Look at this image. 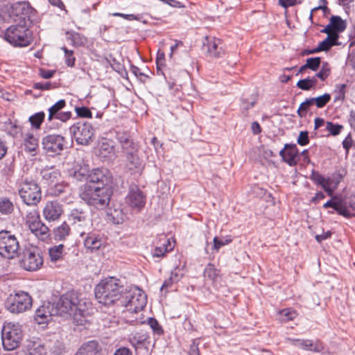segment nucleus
Returning <instances> with one entry per match:
<instances>
[{"mask_svg":"<svg viewBox=\"0 0 355 355\" xmlns=\"http://www.w3.org/2000/svg\"><path fill=\"white\" fill-rule=\"evenodd\" d=\"M12 12L17 16H24L23 19L26 16L28 15L32 12V7L30 3L27 1H20L14 3L12 6Z\"/></svg>","mask_w":355,"mask_h":355,"instance_id":"cd10ccee","label":"nucleus"},{"mask_svg":"<svg viewBox=\"0 0 355 355\" xmlns=\"http://www.w3.org/2000/svg\"><path fill=\"white\" fill-rule=\"evenodd\" d=\"M280 315H282L283 320L289 321L295 319L297 317V313L294 309H285L280 311Z\"/></svg>","mask_w":355,"mask_h":355,"instance_id":"3c124183","label":"nucleus"},{"mask_svg":"<svg viewBox=\"0 0 355 355\" xmlns=\"http://www.w3.org/2000/svg\"><path fill=\"white\" fill-rule=\"evenodd\" d=\"M353 145V139L351 137V135L349 134L345 139L343 141V146L344 149L346 150V153L347 154L349 153V150L350 148Z\"/></svg>","mask_w":355,"mask_h":355,"instance_id":"69168bd1","label":"nucleus"},{"mask_svg":"<svg viewBox=\"0 0 355 355\" xmlns=\"http://www.w3.org/2000/svg\"><path fill=\"white\" fill-rule=\"evenodd\" d=\"M71 40L73 44L76 46H83L87 42V38L83 35L78 33H71Z\"/></svg>","mask_w":355,"mask_h":355,"instance_id":"864d4df0","label":"nucleus"},{"mask_svg":"<svg viewBox=\"0 0 355 355\" xmlns=\"http://www.w3.org/2000/svg\"><path fill=\"white\" fill-rule=\"evenodd\" d=\"M168 245L171 246L170 241L167 239L165 242L162 245V246L156 247L152 252V255L153 257L161 258L165 256V254L169 251L172 250V248L170 249L168 248Z\"/></svg>","mask_w":355,"mask_h":355,"instance_id":"a19ab883","label":"nucleus"},{"mask_svg":"<svg viewBox=\"0 0 355 355\" xmlns=\"http://www.w3.org/2000/svg\"><path fill=\"white\" fill-rule=\"evenodd\" d=\"M65 187L60 184H55L53 187L51 189V193L54 196H59L60 193L64 192Z\"/></svg>","mask_w":355,"mask_h":355,"instance_id":"338daca9","label":"nucleus"},{"mask_svg":"<svg viewBox=\"0 0 355 355\" xmlns=\"http://www.w3.org/2000/svg\"><path fill=\"white\" fill-rule=\"evenodd\" d=\"M5 40L15 47H25L33 41L32 32L25 24L10 26L5 31Z\"/></svg>","mask_w":355,"mask_h":355,"instance_id":"39448f33","label":"nucleus"},{"mask_svg":"<svg viewBox=\"0 0 355 355\" xmlns=\"http://www.w3.org/2000/svg\"><path fill=\"white\" fill-rule=\"evenodd\" d=\"M25 217L28 227L40 220L39 212L36 209L27 211Z\"/></svg>","mask_w":355,"mask_h":355,"instance_id":"79ce46f5","label":"nucleus"},{"mask_svg":"<svg viewBox=\"0 0 355 355\" xmlns=\"http://www.w3.org/2000/svg\"><path fill=\"white\" fill-rule=\"evenodd\" d=\"M70 132L78 144L87 145L92 139L94 130L91 123L78 121L70 128Z\"/></svg>","mask_w":355,"mask_h":355,"instance_id":"9b49d317","label":"nucleus"},{"mask_svg":"<svg viewBox=\"0 0 355 355\" xmlns=\"http://www.w3.org/2000/svg\"><path fill=\"white\" fill-rule=\"evenodd\" d=\"M112 182V176L110 171L106 168H94L89 172L88 182L86 184H96L107 187Z\"/></svg>","mask_w":355,"mask_h":355,"instance_id":"dca6fc26","label":"nucleus"},{"mask_svg":"<svg viewBox=\"0 0 355 355\" xmlns=\"http://www.w3.org/2000/svg\"><path fill=\"white\" fill-rule=\"evenodd\" d=\"M32 302L31 296L28 293L20 291L8 296L5 306L12 313H21L30 309Z\"/></svg>","mask_w":355,"mask_h":355,"instance_id":"1a4fd4ad","label":"nucleus"},{"mask_svg":"<svg viewBox=\"0 0 355 355\" xmlns=\"http://www.w3.org/2000/svg\"><path fill=\"white\" fill-rule=\"evenodd\" d=\"M53 303L46 302L37 309L34 319L37 324L47 323L51 320V317L58 315Z\"/></svg>","mask_w":355,"mask_h":355,"instance_id":"f3484780","label":"nucleus"},{"mask_svg":"<svg viewBox=\"0 0 355 355\" xmlns=\"http://www.w3.org/2000/svg\"><path fill=\"white\" fill-rule=\"evenodd\" d=\"M88 164H77L70 171V175L78 181L87 180L89 175Z\"/></svg>","mask_w":355,"mask_h":355,"instance_id":"b1692460","label":"nucleus"},{"mask_svg":"<svg viewBox=\"0 0 355 355\" xmlns=\"http://www.w3.org/2000/svg\"><path fill=\"white\" fill-rule=\"evenodd\" d=\"M297 142L300 146H306L309 143V132L307 131H301L297 139Z\"/></svg>","mask_w":355,"mask_h":355,"instance_id":"052dcab7","label":"nucleus"},{"mask_svg":"<svg viewBox=\"0 0 355 355\" xmlns=\"http://www.w3.org/2000/svg\"><path fill=\"white\" fill-rule=\"evenodd\" d=\"M132 351L125 347H120L117 349L114 355H132Z\"/></svg>","mask_w":355,"mask_h":355,"instance_id":"774afa93","label":"nucleus"},{"mask_svg":"<svg viewBox=\"0 0 355 355\" xmlns=\"http://www.w3.org/2000/svg\"><path fill=\"white\" fill-rule=\"evenodd\" d=\"M75 355H100L99 345L95 340L89 341L84 343Z\"/></svg>","mask_w":355,"mask_h":355,"instance_id":"a878e982","label":"nucleus"},{"mask_svg":"<svg viewBox=\"0 0 355 355\" xmlns=\"http://www.w3.org/2000/svg\"><path fill=\"white\" fill-rule=\"evenodd\" d=\"M113 146L107 143H102L100 146L99 151L102 156L107 157V155L113 153Z\"/></svg>","mask_w":355,"mask_h":355,"instance_id":"680f3d73","label":"nucleus"},{"mask_svg":"<svg viewBox=\"0 0 355 355\" xmlns=\"http://www.w3.org/2000/svg\"><path fill=\"white\" fill-rule=\"evenodd\" d=\"M287 340L291 345L305 350L320 352L324 349L322 343L319 340L313 341L309 339L304 340L295 338H288Z\"/></svg>","mask_w":355,"mask_h":355,"instance_id":"aec40b11","label":"nucleus"},{"mask_svg":"<svg viewBox=\"0 0 355 355\" xmlns=\"http://www.w3.org/2000/svg\"><path fill=\"white\" fill-rule=\"evenodd\" d=\"M111 194L107 187L90 184H84L80 191V197L85 203L100 210L107 207Z\"/></svg>","mask_w":355,"mask_h":355,"instance_id":"7ed1b4c3","label":"nucleus"},{"mask_svg":"<svg viewBox=\"0 0 355 355\" xmlns=\"http://www.w3.org/2000/svg\"><path fill=\"white\" fill-rule=\"evenodd\" d=\"M126 158L130 170L135 171L136 172L141 171L144 165L137 155V152L129 153V154L126 155Z\"/></svg>","mask_w":355,"mask_h":355,"instance_id":"bb28decb","label":"nucleus"},{"mask_svg":"<svg viewBox=\"0 0 355 355\" xmlns=\"http://www.w3.org/2000/svg\"><path fill=\"white\" fill-rule=\"evenodd\" d=\"M343 129V126L342 125L334 123L330 121L326 123V130L334 136L339 135Z\"/></svg>","mask_w":355,"mask_h":355,"instance_id":"09e8293b","label":"nucleus"},{"mask_svg":"<svg viewBox=\"0 0 355 355\" xmlns=\"http://www.w3.org/2000/svg\"><path fill=\"white\" fill-rule=\"evenodd\" d=\"M146 295L142 290L135 287L123 293L120 306L125 307L130 312L137 313L146 306Z\"/></svg>","mask_w":355,"mask_h":355,"instance_id":"0eeeda50","label":"nucleus"},{"mask_svg":"<svg viewBox=\"0 0 355 355\" xmlns=\"http://www.w3.org/2000/svg\"><path fill=\"white\" fill-rule=\"evenodd\" d=\"M147 324L150 326L153 330L154 334L161 336L163 334L164 331L162 327L159 325L158 321L154 318H149L147 321Z\"/></svg>","mask_w":355,"mask_h":355,"instance_id":"c03bdc74","label":"nucleus"},{"mask_svg":"<svg viewBox=\"0 0 355 355\" xmlns=\"http://www.w3.org/2000/svg\"><path fill=\"white\" fill-rule=\"evenodd\" d=\"M299 151L297 146L294 144H286L284 148L279 152V155L282 157L283 161L287 163L289 166H293L297 164Z\"/></svg>","mask_w":355,"mask_h":355,"instance_id":"412c9836","label":"nucleus"},{"mask_svg":"<svg viewBox=\"0 0 355 355\" xmlns=\"http://www.w3.org/2000/svg\"><path fill=\"white\" fill-rule=\"evenodd\" d=\"M19 243L17 237L10 231H0V255L8 259L18 256Z\"/></svg>","mask_w":355,"mask_h":355,"instance_id":"9d476101","label":"nucleus"},{"mask_svg":"<svg viewBox=\"0 0 355 355\" xmlns=\"http://www.w3.org/2000/svg\"><path fill=\"white\" fill-rule=\"evenodd\" d=\"M62 213V205L56 200L46 202L42 211L44 218L49 222L58 220Z\"/></svg>","mask_w":355,"mask_h":355,"instance_id":"6ab92c4d","label":"nucleus"},{"mask_svg":"<svg viewBox=\"0 0 355 355\" xmlns=\"http://www.w3.org/2000/svg\"><path fill=\"white\" fill-rule=\"evenodd\" d=\"M338 34L333 33L331 35H328L323 41L319 43L318 49L320 51H326L329 50L333 46L336 44L338 40Z\"/></svg>","mask_w":355,"mask_h":355,"instance_id":"c756f323","label":"nucleus"},{"mask_svg":"<svg viewBox=\"0 0 355 355\" xmlns=\"http://www.w3.org/2000/svg\"><path fill=\"white\" fill-rule=\"evenodd\" d=\"M13 211L14 205L12 202L8 198H0V213L3 215H8Z\"/></svg>","mask_w":355,"mask_h":355,"instance_id":"e433bc0d","label":"nucleus"},{"mask_svg":"<svg viewBox=\"0 0 355 355\" xmlns=\"http://www.w3.org/2000/svg\"><path fill=\"white\" fill-rule=\"evenodd\" d=\"M59 316L64 318L73 317L75 320H80L89 314L88 309L90 302L81 297L78 293L71 291L62 295L58 300L53 303Z\"/></svg>","mask_w":355,"mask_h":355,"instance_id":"f257e3e1","label":"nucleus"},{"mask_svg":"<svg viewBox=\"0 0 355 355\" xmlns=\"http://www.w3.org/2000/svg\"><path fill=\"white\" fill-rule=\"evenodd\" d=\"M313 105H315L318 108L324 107L331 100V96L329 94H324L315 98H311Z\"/></svg>","mask_w":355,"mask_h":355,"instance_id":"37998d69","label":"nucleus"},{"mask_svg":"<svg viewBox=\"0 0 355 355\" xmlns=\"http://www.w3.org/2000/svg\"><path fill=\"white\" fill-rule=\"evenodd\" d=\"M19 194L24 204L36 206L42 199L40 187L32 180L25 179L19 184Z\"/></svg>","mask_w":355,"mask_h":355,"instance_id":"6e6552de","label":"nucleus"},{"mask_svg":"<svg viewBox=\"0 0 355 355\" xmlns=\"http://www.w3.org/2000/svg\"><path fill=\"white\" fill-rule=\"evenodd\" d=\"M68 220L72 225L85 227L91 223L90 214L87 209L75 207L70 211Z\"/></svg>","mask_w":355,"mask_h":355,"instance_id":"2eb2a0df","label":"nucleus"},{"mask_svg":"<svg viewBox=\"0 0 355 355\" xmlns=\"http://www.w3.org/2000/svg\"><path fill=\"white\" fill-rule=\"evenodd\" d=\"M232 241L231 238L218 239L217 236H215L213 240L214 245L212 249L218 252L221 247L230 243Z\"/></svg>","mask_w":355,"mask_h":355,"instance_id":"49530a36","label":"nucleus"},{"mask_svg":"<svg viewBox=\"0 0 355 355\" xmlns=\"http://www.w3.org/2000/svg\"><path fill=\"white\" fill-rule=\"evenodd\" d=\"M257 103V98L256 96H252L251 98V99L250 100H248V99H242V101H241V108L242 110H243V113L246 116L247 115V112L248 111L253 107L254 106V105L256 104Z\"/></svg>","mask_w":355,"mask_h":355,"instance_id":"8fccbe9b","label":"nucleus"},{"mask_svg":"<svg viewBox=\"0 0 355 355\" xmlns=\"http://www.w3.org/2000/svg\"><path fill=\"white\" fill-rule=\"evenodd\" d=\"M44 118L45 113L42 111L30 116L28 121L30 122L32 128L39 130L41 128L42 123L44 122Z\"/></svg>","mask_w":355,"mask_h":355,"instance_id":"58836bf2","label":"nucleus"},{"mask_svg":"<svg viewBox=\"0 0 355 355\" xmlns=\"http://www.w3.org/2000/svg\"><path fill=\"white\" fill-rule=\"evenodd\" d=\"M62 49H63L65 53V62L67 65L69 67H73L76 58L73 55V51H69L66 47H62Z\"/></svg>","mask_w":355,"mask_h":355,"instance_id":"13d9d810","label":"nucleus"},{"mask_svg":"<svg viewBox=\"0 0 355 355\" xmlns=\"http://www.w3.org/2000/svg\"><path fill=\"white\" fill-rule=\"evenodd\" d=\"M49 254L51 261L53 262L62 260L64 255V245L60 244L50 248L49 249Z\"/></svg>","mask_w":355,"mask_h":355,"instance_id":"473e14b6","label":"nucleus"},{"mask_svg":"<svg viewBox=\"0 0 355 355\" xmlns=\"http://www.w3.org/2000/svg\"><path fill=\"white\" fill-rule=\"evenodd\" d=\"M44 260L39 249L31 248L24 252L21 266L28 271H35L43 265Z\"/></svg>","mask_w":355,"mask_h":355,"instance_id":"f8f14e48","label":"nucleus"},{"mask_svg":"<svg viewBox=\"0 0 355 355\" xmlns=\"http://www.w3.org/2000/svg\"><path fill=\"white\" fill-rule=\"evenodd\" d=\"M76 112L78 116L84 118H92V114L90 110L87 107H76Z\"/></svg>","mask_w":355,"mask_h":355,"instance_id":"bf43d9fd","label":"nucleus"},{"mask_svg":"<svg viewBox=\"0 0 355 355\" xmlns=\"http://www.w3.org/2000/svg\"><path fill=\"white\" fill-rule=\"evenodd\" d=\"M330 74V68L327 62H323L320 71L317 73L314 77L320 78L321 80H324Z\"/></svg>","mask_w":355,"mask_h":355,"instance_id":"603ef678","label":"nucleus"},{"mask_svg":"<svg viewBox=\"0 0 355 355\" xmlns=\"http://www.w3.org/2000/svg\"><path fill=\"white\" fill-rule=\"evenodd\" d=\"M24 145L27 151L35 153L38 147V139L33 133L28 132L24 135Z\"/></svg>","mask_w":355,"mask_h":355,"instance_id":"c85d7f7f","label":"nucleus"},{"mask_svg":"<svg viewBox=\"0 0 355 355\" xmlns=\"http://www.w3.org/2000/svg\"><path fill=\"white\" fill-rule=\"evenodd\" d=\"M107 216L109 219L114 224H121L125 219V214L123 213L122 209L114 208L110 209Z\"/></svg>","mask_w":355,"mask_h":355,"instance_id":"2f4dec72","label":"nucleus"},{"mask_svg":"<svg viewBox=\"0 0 355 355\" xmlns=\"http://www.w3.org/2000/svg\"><path fill=\"white\" fill-rule=\"evenodd\" d=\"M146 195L136 184H132L129 187L125 197L126 204L132 209L140 211L146 205Z\"/></svg>","mask_w":355,"mask_h":355,"instance_id":"4468645a","label":"nucleus"},{"mask_svg":"<svg viewBox=\"0 0 355 355\" xmlns=\"http://www.w3.org/2000/svg\"><path fill=\"white\" fill-rule=\"evenodd\" d=\"M28 228L35 236L42 241H45L50 236L49 227L41 220Z\"/></svg>","mask_w":355,"mask_h":355,"instance_id":"393cba45","label":"nucleus"},{"mask_svg":"<svg viewBox=\"0 0 355 355\" xmlns=\"http://www.w3.org/2000/svg\"><path fill=\"white\" fill-rule=\"evenodd\" d=\"M324 178H325L318 172L313 171L311 175V180L320 186H322V183H324Z\"/></svg>","mask_w":355,"mask_h":355,"instance_id":"e2e57ef3","label":"nucleus"},{"mask_svg":"<svg viewBox=\"0 0 355 355\" xmlns=\"http://www.w3.org/2000/svg\"><path fill=\"white\" fill-rule=\"evenodd\" d=\"M21 326L17 323H5L1 329L2 345L5 350L11 351L17 348L23 338Z\"/></svg>","mask_w":355,"mask_h":355,"instance_id":"423d86ee","label":"nucleus"},{"mask_svg":"<svg viewBox=\"0 0 355 355\" xmlns=\"http://www.w3.org/2000/svg\"><path fill=\"white\" fill-rule=\"evenodd\" d=\"M303 0H279V4L283 8L293 6L296 4L302 3Z\"/></svg>","mask_w":355,"mask_h":355,"instance_id":"0e129e2a","label":"nucleus"},{"mask_svg":"<svg viewBox=\"0 0 355 355\" xmlns=\"http://www.w3.org/2000/svg\"><path fill=\"white\" fill-rule=\"evenodd\" d=\"M311 105H313L311 101V98H306L300 104L297 111V115L301 118L305 117L309 107Z\"/></svg>","mask_w":355,"mask_h":355,"instance_id":"a18cd8bd","label":"nucleus"},{"mask_svg":"<svg viewBox=\"0 0 355 355\" xmlns=\"http://www.w3.org/2000/svg\"><path fill=\"white\" fill-rule=\"evenodd\" d=\"M64 144L65 139L60 135H47L42 140V148L49 155L60 154Z\"/></svg>","mask_w":355,"mask_h":355,"instance_id":"ddd939ff","label":"nucleus"},{"mask_svg":"<svg viewBox=\"0 0 355 355\" xmlns=\"http://www.w3.org/2000/svg\"><path fill=\"white\" fill-rule=\"evenodd\" d=\"M321 187L328 194V196L331 197L329 200L323 205V207L324 209H332V210H329L328 213L333 214L336 211L338 214L341 215L345 218H350L352 214L350 213L346 202L341 198L337 196H334V190L336 188H334V182L332 181L331 178H325L324 180V183H322Z\"/></svg>","mask_w":355,"mask_h":355,"instance_id":"20e7f679","label":"nucleus"},{"mask_svg":"<svg viewBox=\"0 0 355 355\" xmlns=\"http://www.w3.org/2000/svg\"><path fill=\"white\" fill-rule=\"evenodd\" d=\"M219 270H218L214 265L211 263L207 264L204 270V276L205 277L209 279L214 284H215L217 282V279L219 277Z\"/></svg>","mask_w":355,"mask_h":355,"instance_id":"72a5a7b5","label":"nucleus"},{"mask_svg":"<svg viewBox=\"0 0 355 355\" xmlns=\"http://www.w3.org/2000/svg\"><path fill=\"white\" fill-rule=\"evenodd\" d=\"M317 84L318 80L315 77H312L311 78H307L300 80L297 83V87L302 90L307 91L315 88Z\"/></svg>","mask_w":355,"mask_h":355,"instance_id":"4c0bfd02","label":"nucleus"},{"mask_svg":"<svg viewBox=\"0 0 355 355\" xmlns=\"http://www.w3.org/2000/svg\"><path fill=\"white\" fill-rule=\"evenodd\" d=\"M149 338L148 334L141 331V332L136 333L131 338L130 342L132 345L143 344Z\"/></svg>","mask_w":355,"mask_h":355,"instance_id":"de8ad7c7","label":"nucleus"},{"mask_svg":"<svg viewBox=\"0 0 355 355\" xmlns=\"http://www.w3.org/2000/svg\"><path fill=\"white\" fill-rule=\"evenodd\" d=\"M122 149L123 152L128 155L129 153L137 152V146L135 143L130 139V140L127 141L122 146Z\"/></svg>","mask_w":355,"mask_h":355,"instance_id":"4d7b16f0","label":"nucleus"},{"mask_svg":"<svg viewBox=\"0 0 355 355\" xmlns=\"http://www.w3.org/2000/svg\"><path fill=\"white\" fill-rule=\"evenodd\" d=\"M346 175V171L344 169H340L334 173L331 178L332 181L334 182V188H337L340 182L342 181L343 177Z\"/></svg>","mask_w":355,"mask_h":355,"instance_id":"6e6d98bb","label":"nucleus"},{"mask_svg":"<svg viewBox=\"0 0 355 355\" xmlns=\"http://www.w3.org/2000/svg\"><path fill=\"white\" fill-rule=\"evenodd\" d=\"M329 23L334 33H336L337 34L343 32L346 28L345 22L339 16H332L330 18Z\"/></svg>","mask_w":355,"mask_h":355,"instance_id":"f704fd0d","label":"nucleus"},{"mask_svg":"<svg viewBox=\"0 0 355 355\" xmlns=\"http://www.w3.org/2000/svg\"><path fill=\"white\" fill-rule=\"evenodd\" d=\"M103 244V239L100 234L96 232H89L86 234L84 239L85 247L91 252L100 249Z\"/></svg>","mask_w":355,"mask_h":355,"instance_id":"4be33fe9","label":"nucleus"},{"mask_svg":"<svg viewBox=\"0 0 355 355\" xmlns=\"http://www.w3.org/2000/svg\"><path fill=\"white\" fill-rule=\"evenodd\" d=\"M46 349L39 339H32L27 341L24 355H46Z\"/></svg>","mask_w":355,"mask_h":355,"instance_id":"5701e85b","label":"nucleus"},{"mask_svg":"<svg viewBox=\"0 0 355 355\" xmlns=\"http://www.w3.org/2000/svg\"><path fill=\"white\" fill-rule=\"evenodd\" d=\"M66 105V101L64 99H61L56 102L53 105L49 108V116L48 120L49 121H52L53 119H55L56 115L60 114V112L62 109H63Z\"/></svg>","mask_w":355,"mask_h":355,"instance_id":"c9c22d12","label":"nucleus"},{"mask_svg":"<svg viewBox=\"0 0 355 355\" xmlns=\"http://www.w3.org/2000/svg\"><path fill=\"white\" fill-rule=\"evenodd\" d=\"M119 283V279L114 277L103 279L94 290L98 302L105 306L114 304L120 306V301L123 295V287Z\"/></svg>","mask_w":355,"mask_h":355,"instance_id":"f03ea898","label":"nucleus"},{"mask_svg":"<svg viewBox=\"0 0 355 355\" xmlns=\"http://www.w3.org/2000/svg\"><path fill=\"white\" fill-rule=\"evenodd\" d=\"M41 174L42 179L46 180L48 184L54 183L59 176V173L51 168L42 170Z\"/></svg>","mask_w":355,"mask_h":355,"instance_id":"ea45409f","label":"nucleus"},{"mask_svg":"<svg viewBox=\"0 0 355 355\" xmlns=\"http://www.w3.org/2000/svg\"><path fill=\"white\" fill-rule=\"evenodd\" d=\"M70 227L68 224L63 223L54 230V239L58 241H62L67 239L70 234Z\"/></svg>","mask_w":355,"mask_h":355,"instance_id":"7c9ffc66","label":"nucleus"},{"mask_svg":"<svg viewBox=\"0 0 355 355\" xmlns=\"http://www.w3.org/2000/svg\"><path fill=\"white\" fill-rule=\"evenodd\" d=\"M204 49L209 56L214 58H220L225 53L222 40L216 37H207L204 42Z\"/></svg>","mask_w":355,"mask_h":355,"instance_id":"a211bd4d","label":"nucleus"},{"mask_svg":"<svg viewBox=\"0 0 355 355\" xmlns=\"http://www.w3.org/2000/svg\"><path fill=\"white\" fill-rule=\"evenodd\" d=\"M321 64V58L320 57L310 58L306 60V67L312 71H316Z\"/></svg>","mask_w":355,"mask_h":355,"instance_id":"5fc2aeb1","label":"nucleus"}]
</instances>
